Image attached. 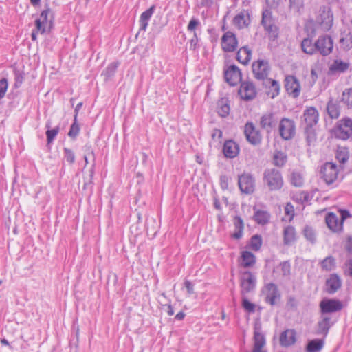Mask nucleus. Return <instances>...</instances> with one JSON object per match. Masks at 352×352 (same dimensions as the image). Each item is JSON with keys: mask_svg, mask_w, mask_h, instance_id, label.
Here are the masks:
<instances>
[{"mask_svg": "<svg viewBox=\"0 0 352 352\" xmlns=\"http://www.w3.org/2000/svg\"><path fill=\"white\" fill-rule=\"evenodd\" d=\"M345 273L352 276V260H349L345 263Z\"/></svg>", "mask_w": 352, "mask_h": 352, "instance_id": "338daca9", "label": "nucleus"}, {"mask_svg": "<svg viewBox=\"0 0 352 352\" xmlns=\"http://www.w3.org/2000/svg\"><path fill=\"white\" fill-rule=\"evenodd\" d=\"M318 112L315 107H310L305 110L303 113V124L305 129H311L318 121Z\"/></svg>", "mask_w": 352, "mask_h": 352, "instance_id": "f3484780", "label": "nucleus"}, {"mask_svg": "<svg viewBox=\"0 0 352 352\" xmlns=\"http://www.w3.org/2000/svg\"><path fill=\"white\" fill-rule=\"evenodd\" d=\"M302 50L307 54L319 53L322 56H328L332 52L333 41L331 36L323 35L318 37L316 41L305 38L301 43Z\"/></svg>", "mask_w": 352, "mask_h": 352, "instance_id": "f257e3e1", "label": "nucleus"}, {"mask_svg": "<svg viewBox=\"0 0 352 352\" xmlns=\"http://www.w3.org/2000/svg\"><path fill=\"white\" fill-rule=\"evenodd\" d=\"M88 157L92 158V160H93L92 168H94V166L95 165V154H94V152L92 150H91L89 148H88L87 154L85 155V157H84L86 164H88ZM93 174H94V168H91V170L90 171V175H89L90 180L91 179V178L93 177Z\"/></svg>", "mask_w": 352, "mask_h": 352, "instance_id": "864d4df0", "label": "nucleus"}, {"mask_svg": "<svg viewBox=\"0 0 352 352\" xmlns=\"http://www.w3.org/2000/svg\"><path fill=\"white\" fill-rule=\"evenodd\" d=\"M242 306L245 310L250 313L254 312L255 311V305L250 302L245 295L242 296Z\"/></svg>", "mask_w": 352, "mask_h": 352, "instance_id": "3c124183", "label": "nucleus"}, {"mask_svg": "<svg viewBox=\"0 0 352 352\" xmlns=\"http://www.w3.org/2000/svg\"><path fill=\"white\" fill-rule=\"evenodd\" d=\"M287 161V156L285 153H283L282 151H276L274 153L272 162L275 166L281 168V167L284 166V165L286 164Z\"/></svg>", "mask_w": 352, "mask_h": 352, "instance_id": "7c9ffc66", "label": "nucleus"}, {"mask_svg": "<svg viewBox=\"0 0 352 352\" xmlns=\"http://www.w3.org/2000/svg\"><path fill=\"white\" fill-rule=\"evenodd\" d=\"M46 128H47V129L50 128V123L46 124ZM58 132H59L58 126H56V128H54L53 129H48L46 131L47 144H50L51 142H52V141L56 138V136L57 135Z\"/></svg>", "mask_w": 352, "mask_h": 352, "instance_id": "c03bdc74", "label": "nucleus"}, {"mask_svg": "<svg viewBox=\"0 0 352 352\" xmlns=\"http://www.w3.org/2000/svg\"><path fill=\"white\" fill-rule=\"evenodd\" d=\"M234 225L235 226L236 230H243V221L240 217L236 216L234 217Z\"/></svg>", "mask_w": 352, "mask_h": 352, "instance_id": "052dcab7", "label": "nucleus"}, {"mask_svg": "<svg viewBox=\"0 0 352 352\" xmlns=\"http://www.w3.org/2000/svg\"><path fill=\"white\" fill-rule=\"evenodd\" d=\"M238 184L242 193L250 195L255 190V179L250 173H243L239 175Z\"/></svg>", "mask_w": 352, "mask_h": 352, "instance_id": "0eeeda50", "label": "nucleus"}, {"mask_svg": "<svg viewBox=\"0 0 352 352\" xmlns=\"http://www.w3.org/2000/svg\"><path fill=\"white\" fill-rule=\"evenodd\" d=\"M241 258V265L245 267H252L256 262L255 256L249 251L242 252Z\"/></svg>", "mask_w": 352, "mask_h": 352, "instance_id": "473e14b6", "label": "nucleus"}, {"mask_svg": "<svg viewBox=\"0 0 352 352\" xmlns=\"http://www.w3.org/2000/svg\"><path fill=\"white\" fill-rule=\"evenodd\" d=\"M349 64L341 60H335L329 67V71L331 74L342 73L346 71Z\"/></svg>", "mask_w": 352, "mask_h": 352, "instance_id": "cd10ccee", "label": "nucleus"}, {"mask_svg": "<svg viewBox=\"0 0 352 352\" xmlns=\"http://www.w3.org/2000/svg\"><path fill=\"white\" fill-rule=\"evenodd\" d=\"M287 307L289 309H296L297 307V300L293 296H290L287 302Z\"/></svg>", "mask_w": 352, "mask_h": 352, "instance_id": "680f3d73", "label": "nucleus"}, {"mask_svg": "<svg viewBox=\"0 0 352 352\" xmlns=\"http://www.w3.org/2000/svg\"><path fill=\"white\" fill-rule=\"evenodd\" d=\"M244 134L248 142L256 146L261 144L262 140V135L260 131L256 129L252 122H248L244 127Z\"/></svg>", "mask_w": 352, "mask_h": 352, "instance_id": "9d476101", "label": "nucleus"}, {"mask_svg": "<svg viewBox=\"0 0 352 352\" xmlns=\"http://www.w3.org/2000/svg\"><path fill=\"white\" fill-rule=\"evenodd\" d=\"M256 277L251 272L245 271L242 272L240 283L241 295L244 296L245 294L253 291L256 286Z\"/></svg>", "mask_w": 352, "mask_h": 352, "instance_id": "1a4fd4ad", "label": "nucleus"}, {"mask_svg": "<svg viewBox=\"0 0 352 352\" xmlns=\"http://www.w3.org/2000/svg\"><path fill=\"white\" fill-rule=\"evenodd\" d=\"M155 10V6H152L149 9L142 13L140 19V30L145 31L146 30L148 22L153 15Z\"/></svg>", "mask_w": 352, "mask_h": 352, "instance_id": "bb28decb", "label": "nucleus"}, {"mask_svg": "<svg viewBox=\"0 0 352 352\" xmlns=\"http://www.w3.org/2000/svg\"><path fill=\"white\" fill-rule=\"evenodd\" d=\"M323 342L321 340L315 339L311 340L307 346V352H318L322 349Z\"/></svg>", "mask_w": 352, "mask_h": 352, "instance_id": "58836bf2", "label": "nucleus"}, {"mask_svg": "<svg viewBox=\"0 0 352 352\" xmlns=\"http://www.w3.org/2000/svg\"><path fill=\"white\" fill-rule=\"evenodd\" d=\"M306 135V141L308 146L314 145L316 141V134L314 130L311 129H305Z\"/></svg>", "mask_w": 352, "mask_h": 352, "instance_id": "a18cd8bd", "label": "nucleus"}, {"mask_svg": "<svg viewBox=\"0 0 352 352\" xmlns=\"http://www.w3.org/2000/svg\"><path fill=\"white\" fill-rule=\"evenodd\" d=\"M64 153H65V158L66 160L69 162L70 164H72L74 162L75 160V155L74 152L69 148H64Z\"/></svg>", "mask_w": 352, "mask_h": 352, "instance_id": "6e6d98bb", "label": "nucleus"}, {"mask_svg": "<svg viewBox=\"0 0 352 352\" xmlns=\"http://www.w3.org/2000/svg\"><path fill=\"white\" fill-rule=\"evenodd\" d=\"M223 151L228 158H234L239 153V145L233 140H228L224 143Z\"/></svg>", "mask_w": 352, "mask_h": 352, "instance_id": "4be33fe9", "label": "nucleus"}, {"mask_svg": "<svg viewBox=\"0 0 352 352\" xmlns=\"http://www.w3.org/2000/svg\"><path fill=\"white\" fill-rule=\"evenodd\" d=\"M267 82L270 85L267 91V95L270 98H274L279 94L280 85L276 80L270 78L267 79Z\"/></svg>", "mask_w": 352, "mask_h": 352, "instance_id": "f704fd0d", "label": "nucleus"}, {"mask_svg": "<svg viewBox=\"0 0 352 352\" xmlns=\"http://www.w3.org/2000/svg\"><path fill=\"white\" fill-rule=\"evenodd\" d=\"M289 8L297 12H300V10L303 8L302 0H289Z\"/></svg>", "mask_w": 352, "mask_h": 352, "instance_id": "8fccbe9b", "label": "nucleus"}, {"mask_svg": "<svg viewBox=\"0 0 352 352\" xmlns=\"http://www.w3.org/2000/svg\"><path fill=\"white\" fill-rule=\"evenodd\" d=\"M225 79L232 86L236 85L241 79V74L236 65L230 66L225 71Z\"/></svg>", "mask_w": 352, "mask_h": 352, "instance_id": "6ab92c4d", "label": "nucleus"}, {"mask_svg": "<svg viewBox=\"0 0 352 352\" xmlns=\"http://www.w3.org/2000/svg\"><path fill=\"white\" fill-rule=\"evenodd\" d=\"M280 137L285 140L292 139L296 134V125L294 120L283 118L279 122L278 126Z\"/></svg>", "mask_w": 352, "mask_h": 352, "instance_id": "39448f33", "label": "nucleus"}, {"mask_svg": "<svg viewBox=\"0 0 352 352\" xmlns=\"http://www.w3.org/2000/svg\"><path fill=\"white\" fill-rule=\"evenodd\" d=\"M290 182L296 187H301L304 184V177L302 173L298 171H293L291 173Z\"/></svg>", "mask_w": 352, "mask_h": 352, "instance_id": "4c0bfd02", "label": "nucleus"}, {"mask_svg": "<svg viewBox=\"0 0 352 352\" xmlns=\"http://www.w3.org/2000/svg\"><path fill=\"white\" fill-rule=\"evenodd\" d=\"M342 47L345 51H349L352 48V33L349 32L340 39Z\"/></svg>", "mask_w": 352, "mask_h": 352, "instance_id": "ea45409f", "label": "nucleus"}, {"mask_svg": "<svg viewBox=\"0 0 352 352\" xmlns=\"http://www.w3.org/2000/svg\"><path fill=\"white\" fill-rule=\"evenodd\" d=\"M285 212L287 215L290 216L292 219L294 216V207L291 204H287L285 207Z\"/></svg>", "mask_w": 352, "mask_h": 352, "instance_id": "69168bd1", "label": "nucleus"}, {"mask_svg": "<svg viewBox=\"0 0 352 352\" xmlns=\"http://www.w3.org/2000/svg\"><path fill=\"white\" fill-rule=\"evenodd\" d=\"M330 320L331 318L329 316H324L318 323L317 333L327 335L331 325Z\"/></svg>", "mask_w": 352, "mask_h": 352, "instance_id": "c85d7f7f", "label": "nucleus"}, {"mask_svg": "<svg viewBox=\"0 0 352 352\" xmlns=\"http://www.w3.org/2000/svg\"><path fill=\"white\" fill-rule=\"evenodd\" d=\"M284 243L289 245L296 239V231L294 227L287 226L283 231Z\"/></svg>", "mask_w": 352, "mask_h": 352, "instance_id": "72a5a7b5", "label": "nucleus"}, {"mask_svg": "<svg viewBox=\"0 0 352 352\" xmlns=\"http://www.w3.org/2000/svg\"><path fill=\"white\" fill-rule=\"evenodd\" d=\"M342 286V280L336 274H332L327 279L325 283V290L329 294H334Z\"/></svg>", "mask_w": 352, "mask_h": 352, "instance_id": "aec40b11", "label": "nucleus"}, {"mask_svg": "<svg viewBox=\"0 0 352 352\" xmlns=\"http://www.w3.org/2000/svg\"><path fill=\"white\" fill-rule=\"evenodd\" d=\"M278 122L275 113H267L261 117L259 125L262 129L266 131L267 133H270L276 126Z\"/></svg>", "mask_w": 352, "mask_h": 352, "instance_id": "9b49d317", "label": "nucleus"}, {"mask_svg": "<svg viewBox=\"0 0 352 352\" xmlns=\"http://www.w3.org/2000/svg\"><path fill=\"white\" fill-rule=\"evenodd\" d=\"M199 25H200L199 21L197 19L192 18L190 21V22L188 25V27H187L188 30L191 31V32H192V31L195 32L197 27H198Z\"/></svg>", "mask_w": 352, "mask_h": 352, "instance_id": "13d9d810", "label": "nucleus"}, {"mask_svg": "<svg viewBox=\"0 0 352 352\" xmlns=\"http://www.w3.org/2000/svg\"><path fill=\"white\" fill-rule=\"evenodd\" d=\"M161 303H164L163 305L167 306V313L169 316H172L174 314L173 308L172 307L171 305L170 304V300H160Z\"/></svg>", "mask_w": 352, "mask_h": 352, "instance_id": "e2e57ef3", "label": "nucleus"}, {"mask_svg": "<svg viewBox=\"0 0 352 352\" xmlns=\"http://www.w3.org/2000/svg\"><path fill=\"white\" fill-rule=\"evenodd\" d=\"M228 177L226 175H221L220 177L221 186L223 189H228Z\"/></svg>", "mask_w": 352, "mask_h": 352, "instance_id": "0e129e2a", "label": "nucleus"}, {"mask_svg": "<svg viewBox=\"0 0 352 352\" xmlns=\"http://www.w3.org/2000/svg\"><path fill=\"white\" fill-rule=\"evenodd\" d=\"M321 267L325 271H331L335 268L336 262L332 256H327L320 263Z\"/></svg>", "mask_w": 352, "mask_h": 352, "instance_id": "79ce46f5", "label": "nucleus"}, {"mask_svg": "<svg viewBox=\"0 0 352 352\" xmlns=\"http://www.w3.org/2000/svg\"><path fill=\"white\" fill-rule=\"evenodd\" d=\"M327 111L329 117L337 119L340 116V107L337 102L330 100L327 104Z\"/></svg>", "mask_w": 352, "mask_h": 352, "instance_id": "2f4dec72", "label": "nucleus"}, {"mask_svg": "<svg viewBox=\"0 0 352 352\" xmlns=\"http://www.w3.org/2000/svg\"><path fill=\"white\" fill-rule=\"evenodd\" d=\"M346 248L349 253L352 254V236L348 237Z\"/></svg>", "mask_w": 352, "mask_h": 352, "instance_id": "774afa93", "label": "nucleus"}, {"mask_svg": "<svg viewBox=\"0 0 352 352\" xmlns=\"http://www.w3.org/2000/svg\"><path fill=\"white\" fill-rule=\"evenodd\" d=\"M218 110L217 112L221 117L225 118L230 113V105L228 103V99L226 98H221L217 104Z\"/></svg>", "mask_w": 352, "mask_h": 352, "instance_id": "c756f323", "label": "nucleus"}, {"mask_svg": "<svg viewBox=\"0 0 352 352\" xmlns=\"http://www.w3.org/2000/svg\"><path fill=\"white\" fill-rule=\"evenodd\" d=\"M79 131H80L79 125L77 124L76 120L74 119V123L71 126L70 130L68 133V135L70 138H74L78 135Z\"/></svg>", "mask_w": 352, "mask_h": 352, "instance_id": "5fc2aeb1", "label": "nucleus"}, {"mask_svg": "<svg viewBox=\"0 0 352 352\" xmlns=\"http://www.w3.org/2000/svg\"><path fill=\"white\" fill-rule=\"evenodd\" d=\"M266 300L272 305H274L276 299L280 297L277 286L274 283H268L265 286Z\"/></svg>", "mask_w": 352, "mask_h": 352, "instance_id": "412c9836", "label": "nucleus"}, {"mask_svg": "<svg viewBox=\"0 0 352 352\" xmlns=\"http://www.w3.org/2000/svg\"><path fill=\"white\" fill-rule=\"evenodd\" d=\"M320 307L322 314H325L340 311L343 305L341 301L336 299H324L320 302Z\"/></svg>", "mask_w": 352, "mask_h": 352, "instance_id": "f8f14e48", "label": "nucleus"}, {"mask_svg": "<svg viewBox=\"0 0 352 352\" xmlns=\"http://www.w3.org/2000/svg\"><path fill=\"white\" fill-rule=\"evenodd\" d=\"M338 135L342 139H347L352 135V120L344 118L339 122L337 129Z\"/></svg>", "mask_w": 352, "mask_h": 352, "instance_id": "a211bd4d", "label": "nucleus"}, {"mask_svg": "<svg viewBox=\"0 0 352 352\" xmlns=\"http://www.w3.org/2000/svg\"><path fill=\"white\" fill-rule=\"evenodd\" d=\"M262 245V239L261 236L256 234L254 235L250 239V246L252 250L258 251Z\"/></svg>", "mask_w": 352, "mask_h": 352, "instance_id": "49530a36", "label": "nucleus"}, {"mask_svg": "<svg viewBox=\"0 0 352 352\" xmlns=\"http://www.w3.org/2000/svg\"><path fill=\"white\" fill-rule=\"evenodd\" d=\"M303 235L307 241L311 243H314L316 241V234L314 228L311 226H306L303 229Z\"/></svg>", "mask_w": 352, "mask_h": 352, "instance_id": "37998d69", "label": "nucleus"}, {"mask_svg": "<svg viewBox=\"0 0 352 352\" xmlns=\"http://www.w3.org/2000/svg\"><path fill=\"white\" fill-rule=\"evenodd\" d=\"M198 41H199V39H198L197 33L195 32H194L193 37L190 41L189 49L190 50H193L194 51V50H195L197 48Z\"/></svg>", "mask_w": 352, "mask_h": 352, "instance_id": "bf43d9fd", "label": "nucleus"}, {"mask_svg": "<svg viewBox=\"0 0 352 352\" xmlns=\"http://www.w3.org/2000/svg\"><path fill=\"white\" fill-rule=\"evenodd\" d=\"M8 89V82L6 78L0 80V99L3 98Z\"/></svg>", "mask_w": 352, "mask_h": 352, "instance_id": "4d7b16f0", "label": "nucleus"}, {"mask_svg": "<svg viewBox=\"0 0 352 352\" xmlns=\"http://www.w3.org/2000/svg\"><path fill=\"white\" fill-rule=\"evenodd\" d=\"M342 100L348 107H352V89H347L343 91Z\"/></svg>", "mask_w": 352, "mask_h": 352, "instance_id": "de8ad7c7", "label": "nucleus"}, {"mask_svg": "<svg viewBox=\"0 0 352 352\" xmlns=\"http://www.w3.org/2000/svg\"><path fill=\"white\" fill-rule=\"evenodd\" d=\"M239 94L243 100L246 101L254 99L256 96V89L253 82H243L241 84Z\"/></svg>", "mask_w": 352, "mask_h": 352, "instance_id": "ddd939ff", "label": "nucleus"}, {"mask_svg": "<svg viewBox=\"0 0 352 352\" xmlns=\"http://www.w3.org/2000/svg\"><path fill=\"white\" fill-rule=\"evenodd\" d=\"M336 158L340 163L344 164L349 160V154L346 149H339L336 153Z\"/></svg>", "mask_w": 352, "mask_h": 352, "instance_id": "09e8293b", "label": "nucleus"}, {"mask_svg": "<svg viewBox=\"0 0 352 352\" xmlns=\"http://www.w3.org/2000/svg\"><path fill=\"white\" fill-rule=\"evenodd\" d=\"M252 52L246 46L241 47L236 54V60L243 64L247 65L251 59Z\"/></svg>", "mask_w": 352, "mask_h": 352, "instance_id": "a878e982", "label": "nucleus"}, {"mask_svg": "<svg viewBox=\"0 0 352 352\" xmlns=\"http://www.w3.org/2000/svg\"><path fill=\"white\" fill-rule=\"evenodd\" d=\"M296 342V332L293 329H287L280 336V343L282 346H288Z\"/></svg>", "mask_w": 352, "mask_h": 352, "instance_id": "5701e85b", "label": "nucleus"}, {"mask_svg": "<svg viewBox=\"0 0 352 352\" xmlns=\"http://www.w3.org/2000/svg\"><path fill=\"white\" fill-rule=\"evenodd\" d=\"M280 268L283 276H288L290 274V264L287 261H284L280 263L277 269Z\"/></svg>", "mask_w": 352, "mask_h": 352, "instance_id": "603ef678", "label": "nucleus"}, {"mask_svg": "<svg viewBox=\"0 0 352 352\" xmlns=\"http://www.w3.org/2000/svg\"><path fill=\"white\" fill-rule=\"evenodd\" d=\"M261 24L267 32L270 38L274 39L278 36V28L275 25L272 12L269 10L263 11Z\"/></svg>", "mask_w": 352, "mask_h": 352, "instance_id": "423d86ee", "label": "nucleus"}, {"mask_svg": "<svg viewBox=\"0 0 352 352\" xmlns=\"http://www.w3.org/2000/svg\"><path fill=\"white\" fill-rule=\"evenodd\" d=\"M249 22V17L243 12L237 14L233 20L234 24L240 29L248 26Z\"/></svg>", "mask_w": 352, "mask_h": 352, "instance_id": "c9c22d12", "label": "nucleus"}, {"mask_svg": "<svg viewBox=\"0 0 352 352\" xmlns=\"http://www.w3.org/2000/svg\"><path fill=\"white\" fill-rule=\"evenodd\" d=\"M238 45V41L234 34L226 32L221 38V47L224 52H234Z\"/></svg>", "mask_w": 352, "mask_h": 352, "instance_id": "2eb2a0df", "label": "nucleus"}, {"mask_svg": "<svg viewBox=\"0 0 352 352\" xmlns=\"http://www.w3.org/2000/svg\"><path fill=\"white\" fill-rule=\"evenodd\" d=\"M252 72L256 78L265 80L270 72V67L267 61L258 60L252 64Z\"/></svg>", "mask_w": 352, "mask_h": 352, "instance_id": "4468645a", "label": "nucleus"}, {"mask_svg": "<svg viewBox=\"0 0 352 352\" xmlns=\"http://www.w3.org/2000/svg\"><path fill=\"white\" fill-rule=\"evenodd\" d=\"M285 87L287 92L294 98H297L300 93V85L294 76H287L285 79Z\"/></svg>", "mask_w": 352, "mask_h": 352, "instance_id": "dca6fc26", "label": "nucleus"}, {"mask_svg": "<svg viewBox=\"0 0 352 352\" xmlns=\"http://www.w3.org/2000/svg\"><path fill=\"white\" fill-rule=\"evenodd\" d=\"M263 179L270 191L280 190L284 183L281 173L275 168L265 169Z\"/></svg>", "mask_w": 352, "mask_h": 352, "instance_id": "f03ea898", "label": "nucleus"}, {"mask_svg": "<svg viewBox=\"0 0 352 352\" xmlns=\"http://www.w3.org/2000/svg\"><path fill=\"white\" fill-rule=\"evenodd\" d=\"M321 177L327 184H331L338 178L337 166L331 162L325 163L320 169Z\"/></svg>", "mask_w": 352, "mask_h": 352, "instance_id": "6e6552de", "label": "nucleus"}, {"mask_svg": "<svg viewBox=\"0 0 352 352\" xmlns=\"http://www.w3.org/2000/svg\"><path fill=\"white\" fill-rule=\"evenodd\" d=\"M254 218L258 224L265 225L269 222L270 214L266 211L258 210L255 212Z\"/></svg>", "mask_w": 352, "mask_h": 352, "instance_id": "e433bc0d", "label": "nucleus"}, {"mask_svg": "<svg viewBox=\"0 0 352 352\" xmlns=\"http://www.w3.org/2000/svg\"><path fill=\"white\" fill-rule=\"evenodd\" d=\"M349 217L350 214L346 210H340L339 217L333 213H329L325 219L326 223L333 232H340L342 230L343 221Z\"/></svg>", "mask_w": 352, "mask_h": 352, "instance_id": "7ed1b4c3", "label": "nucleus"}, {"mask_svg": "<svg viewBox=\"0 0 352 352\" xmlns=\"http://www.w3.org/2000/svg\"><path fill=\"white\" fill-rule=\"evenodd\" d=\"M37 32L44 33L47 30H50L53 24V14L50 8L42 11L40 16L36 20Z\"/></svg>", "mask_w": 352, "mask_h": 352, "instance_id": "20e7f679", "label": "nucleus"}, {"mask_svg": "<svg viewBox=\"0 0 352 352\" xmlns=\"http://www.w3.org/2000/svg\"><path fill=\"white\" fill-rule=\"evenodd\" d=\"M118 65V62H113L103 71L102 75L104 76L106 80L111 78L115 74Z\"/></svg>", "mask_w": 352, "mask_h": 352, "instance_id": "a19ab883", "label": "nucleus"}, {"mask_svg": "<svg viewBox=\"0 0 352 352\" xmlns=\"http://www.w3.org/2000/svg\"><path fill=\"white\" fill-rule=\"evenodd\" d=\"M254 342L253 352H265L262 350V347L265 344V337L257 327L254 329Z\"/></svg>", "mask_w": 352, "mask_h": 352, "instance_id": "b1692460", "label": "nucleus"}, {"mask_svg": "<svg viewBox=\"0 0 352 352\" xmlns=\"http://www.w3.org/2000/svg\"><path fill=\"white\" fill-rule=\"evenodd\" d=\"M320 20L322 28L324 30H329L331 28L333 21V17L331 11L329 9L327 10H324L320 14Z\"/></svg>", "mask_w": 352, "mask_h": 352, "instance_id": "393cba45", "label": "nucleus"}]
</instances>
